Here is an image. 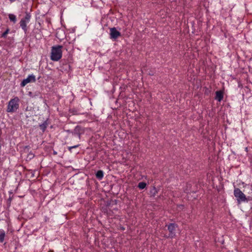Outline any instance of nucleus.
I'll list each match as a JSON object with an SVG mask.
<instances>
[{"label":"nucleus","mask_w":252,"mask_h":252,"mask_svg":"<svg viewBox=\"0 0 252 252\" xmlns=\"http://www.w3.org/2000/svg\"><path fill=\"white\" fill-rule=\"evenodd\" d=\"M62 48L63 46L61 45L54 46L51 48L50 59L52 61L57 62L62 58Z\"/></svg>","instance_id":"f257e3e1"},{"label":"nucleus","mask_w":252,"mask_h":252,"mask_svg":"<svg viewBox=\"0 0 252 252\" xmlns=\"http://www.w3.org/2000/svg\"><path fill=\"white\" fill-rule=\"evenodd\" d=\"M19 99L18 97H15L11 99L8 102L7 111L8 112H14L19 108Z\"/></svg>","instance_id":"f03ea898"},{"label":"nucleus","mask_w":252,"mask_h":252,"mask_svg":"<svg viewBox=\"0 0 252 252\" xmlns=\"http://www.w3.org/2000/svg\"><path fill=\"white\" fill-rule=\"evenodd\" d=\"M234 195L237 198V201L239 203H240L241 202H244L247 200L246 195L239 189L237 188L234 189Z\"/></svg>","instance_id":"7ed1b4c3"},{"label":"nucleus","mask_w":252,"mask_h":252,"mask_svg":"<svg viewBox=\"0 0 252 252\" xmlns=\"http://www.w3.org/2000/svg\"><path fill=\"white\" fill-rule=\"evenodd\" d=\"M35 80V77L34 75H29L27 78L24 79L22 81V82L21 83V86L24 87L29 83L34 82Z\"/></svg>","instance_id":"20e7f679"},{"label":"nucleus","mask_w":252,"mask_h":252,"mask_svg":"<svg viewBox=\"0 0 252 252\" xmlns=\"http://www.w3.org/2000/svg\"><path fill=\"white\" fill-rule=\"evenodd\" d=\"M110 35L111 39L115 40L121 36V33L115 28H112L110 29Z\"/></svg>","instance_id":"39448f33"},{"label":"nucleus","mask_w":252,"mask_h":252,"mask_svg":"<svg viewBox=\"0 0 252 252\" xmlns=\"http://www.w3.org/2000/svg\"><path fill=\"white\" fill-rule=\"evenodd\" d=\"M30 16L27 15L26 17L20 21V26L24 31H27V25L29 22Z\"/></svg>","instance_id":"423d86ee"},{"label":"nucleus","mask_w":252,"mask_h":252,"mask_svg":"<svg viewBox=\"0 0 252 252\" xmlns=\"http://www.w3.org/2000/svg\"><path fill=\"white\" fill-rule=\"evenodd\" d=\"M223 97V92L221 91H217L216 92L215 99L218 101L220 102L222 100Z\"/></svg>","instance_id":"0eeeda50"},{"label":"nucleus","mask_w":252,"mask_h":252,"mask_svg":"<svg viewBox=\"0 0 252 252\" xmlns=\"http://www.w3.org/2000/svg\"><path fill=\"white\" fill-rule=\"evenodd\" d=\"M168 229L169 232L171 233V236L172 237V235L174 233L175 225L173 223L170 224L168 226Z\"/></svg>","instance_id":"6e6552de"},{"label":"nucleus","mask_w":252,"mask_h":252,"mask_svg":"<svg viewBox=\"0 0 252 252\" xmlns=\"http://www.w3.org/2000/svg\"><path fill=\"white\" fill-rule=\"evenodd\" d=\"M5 232L3 230H0V242L2 243L4 241L5 237Z\"/></svg>","instance_id":"1a4fd4ad"},{"label":"nucleus","mask_w":252,"mask_h":252,"mask_svg":"<svg viewBox=\"0 0 252 252\" xmlns=\"http://www.w3.org/2000/svg\"><path fill=\"white\" fill-rule=\"evenodd\" d=\"M96 177L99 179H101L103 177V171L101 170L98 171L96 173Z\"/></svg>","instance_id":"9d476101"},{"label":"nucleus","mask_w":252,"mask_h":252,"mask_svg":"<svg viewBox=\"0 0 252 252\" xmlns=\"http://www.w3.org/2000/svg\"><path fill=\"white\" fill-rule=\"evenodd\" d=\"M47 126H48L47 122L46 121H45L43 124L40 125L39 126H40V129L43 131H44L46 129Z\"/></svg>","instance_id":"9b49d317"},{"label":"nucleus","mask_w":252,"mask_h":252,"mask_svg":"<svg viewBox=\"0 0 252 252\" xmlns=\"http://www.w3.org/2000/svg\"><path fill=\"white\" fill-rule=\"evenodd\" d=\"M9 18L10 21L13 22L14 23H15L16 21V16L12 14H9Z\"/></svg>","instance_id":"f8f14e48"},{"label":"nucleus","mask_w":252,"mask_h":252,"mask_svg":"<svg viewBox=\"0 0 252 252\" xmlns=\"http://www.w3.org/2000/svg\"><path fill=\"white\" fill-rule=\"evenodd\" d=\"M146 186V184L144 182H140L138 184V187L140 189H144Z\"/></svg>","instance_id":"ddd939ff"},{"label":"nucleus","mask_w":252,"mask_h":252,"mask_svg":"<svg viewBox=\"0 0 252 252\" xmlns=\"http://www.w3.org/2000/svg\"><path fill=\"white\" fill-rule=\"evenodd\" d=\"M8 32V30H7L5 32L2 34V37H5Z\"/></svg>","instance_id":"4468645a"},{"label":"nucleus","mask_w":252,"mask_h":252,"mask_svg":"<svg viewBox=\"0 0 252 252\" xmlns=\"http://www.w3.org/2000/svg\"><path fill=\"white\" fill-rule=\"evenodd\" d=\"M78 147V145H75V146H72V147H70L69 148V150H71V149H73V148H77Z\"/></svg>","instance_id":"2eb2a0df"},{"label":"nucleus","mask_w":252,"mask_h":252,"mask_svg":"<svg viewBox=\"0 0 252 252\" xmlns=\"http://www.w3.org/2000/svg\"><path fill=\"white\" fill-rule=\"evenodd\" d=\"M11 1H13L14 0H10Z\"/></svg>","instance_id":"dca6fc26"}]
</instances>
